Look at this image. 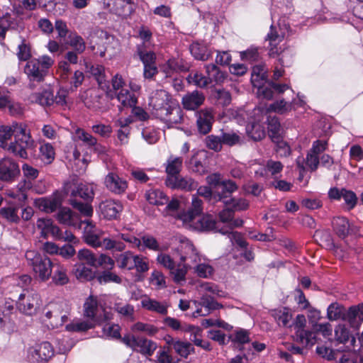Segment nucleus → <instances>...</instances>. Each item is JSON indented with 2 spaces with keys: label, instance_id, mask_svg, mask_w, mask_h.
<instances>
[{
  "label": "nucleus",
  "instance_id": "f257e3e1",
  "mask_svg": "<svg viewBox=\"0 0 363 363\" xmlns=\"http://www.w3.org/2000/svg\"><path fill=\"white\" fill-rule=\"evenodd\" d=\"M149 106L156 118L168 124L181 123L183 120L182 108L171 94L164 89L155 90L152 93Z\"/></svg>",
  "mask_w": 363,
  "mask_h": 363
},
{
  "label": "nucleus",
  "instance_id": "f03ea898",
  "mask_svg": "<svg viewBox=\"0 0 363 363\" xmlns=\"http://www.w3.org/2000/svg\"><path fill=\"white\" fill-rule=\"evenodd\" d=\"M25 257L28 267L36 279L45 282L50 279L54 261L36 250L26 251Z\"/></svg>",
  "mask_w": 363,
  "mask_h": 363
},
{
  "label": "nucleus",
  "instance_id": "7ed1b4c3",
  "mask_svg": "<svg viewBox=\"0 0 363 363\" xmlns=\"http://www.w3.org/2000/svg\"><path fill=\"white\" fill-rule=\"evenodd\" d=\"M70 204L82 215L89 217L93 214L90 203L94 197V186L88 184H79L71 191Z\"/></svg>",
  "mask_w": 363,
  "mask_h": 363
},
{
  "label": "nucleus",
  "instance_id": "20e7f679",
  "mask_svg": "<svg viewBox=\"0 0 363 363\" xmlns=\"http://www.w3.org/2000/svg\"><path fill=\"white\" fill-rule=\"evenodd\" d=\"M55 60L48 55H42L28 60L24 67V73L30 82H41L53 66Z\"/></svg>",
  "mask_w": 363,
  "mask_h": 363
},
{
  "label": "nucleus",
  "instance_id": "39448f33",
  "mask_svg": "<svg viewBox=\"0 0 363 363\" xmlns=\"http://www.w3.org/2000/svg\"><path fill=\"white\" fill-rule=\"evenodd\" d=\"M14 136V144L17 150V157L23 159L28 157L26 150L32 148L34 140L32 139L30 130L26 124L14 122L11 124Z\"/></svg>",
  "mask_w": 363,
  "mask_h": 363
},
{
  "label": "nucleus",
  "instance_id": "423d86ee",
  "mask_svg": "<svg viewBox=\"0 0 363 363\" xmlns=\"http://www.w3.org/2000/svg\"><path fill=\"white\" fill-rule=\"evenodd\" d=\"M84 315L96 323L112 320L113 313L99 303L96 297L90 296L84 303Z\"/></svg>",
  "mask_w": 363,
  "mask_h": 363
},
{
  "label": "nucleus",
  "instance_id": "0eeeda50",
  "mask_svg": "<svg viewBox=\"0 0 363 363\" xmlns=\"http://www.w3.org/2000/svg\"><path fill=\"white\" fill-rule=\"evenodd\" d=\"M206 69L208 77L199 72H191L187 77L189 83L200 88H205L213 82L218 83L225 78L224 74L214 64L207 65Z\"/></svg>",
  "mask_w": 363,
  "mask_h": 363
},
{
  "label": "nucleus",
  "instance_id": "6e6552de",
  "mask_svg": "<svg viewBox=\"0 0 363 363\" xmlns=\"http://www.w3.org/2000/svg\"><path fill=\"white\" fill-rule=\"evenodd\" d=\"M177 252L179 255L180 262L190 268H192L198 262L203 259V256L193 242L186 238L180 240Z\"/></svg>",
  "mask_w": 363,
  "mask_h": 363
},
{
  "label": "nucleus",
  "instance_id": "1a4fd4ad",
  "mask_svg": "<svg viewBox=\"0 0 363 363\" xmlns=\"http://www.w3.org/2000/svg\"><path fill=\"white\" fill-rule=\"evenodd\" d=\"M42 304L40 296L33 291L26 290L20 294L16 302L17 309L27 315L36 313Z\"/></svg>",
  "mask_w": 363,
  "mask_h": 363
},
{
  "label": "nucleus",
  "instance_id": "9d476101",
  "mask_svg": "<svg viewBox=\"0 0 363 363\" xmlns=\"http://www.w3.org/2000/svg\"><path fill=\"white\" fill-rule=\"evenodd\" d=\"M121 342L133 350L147 357L152 356L157 349V344L155 342L133 334L125 335Z\"/></svg>",
  "mask_w": 363,
  "mask_h": 363
},
{
  "label": "nucleus",
  "instance_id": "9b49d317",
  "mask_svg": "<svg viewBox=\"0 0 363 363\" xmlns=\"http://www.w3.org/2000/svg\"><path fill=\"white\" fill-rule=\"evenodd\" d=\"M137 54L143 64V77L146 79H153L158 74L156 65V54L147 50L144 43L137 46Z\"/></svg>",
  "mask_w": 363,
  "mask_h": 363
},
{
  "label": "nucleus",
  "instance_id": "f8f14e48",
  "mask_svg": "<svg viewBox=\"0 0 363 363\" xmlns=\"http://www.w3.org/2000/svg\"><path fill=\"white\" fill-rule=\"evenodd\" d=\"M201 290L205 294L202 296L201 301L203 305L210 310L218 309L222 306L213 299V296H223L224 292L218 289V286L211 282H205L201 286Z\"/></svg>",
  "mask_w": 363,
  "mask_h": 363
},
{
  "label": "nucleus",
  "instance_id": "ddd939ff",
  "mask_svg": "<svg viewBox=\"0 0 363 363\" xmlns=\"http://www.w3.org/2000/svg\"><path fill=\"white\" fill-rule=\"evenodd\" d=\"M28 352L33 362H47L53 357L54 348L49 342L45 341L30 347Z\"/></svg>",
  "mask_w": 363,
  "mask_h": 363
},
{
  "label": "nucleus",
  "instance_id": "4468645a",
  "mask_svg": "<svg viewBox=\"0 0 363 363\" xmlns=\"http://www.w3.org/2000/svg\"><path fill=\"white\" fill-rule=\"evenodd\" d=\"M104 184L110 192L116 195L125 194L128 187L127 180L113 172L105 177Z\"/></svg>",
  "mask_w": 363,
  "mask_h": 363
},
{
  "label": "nucleus",
  "instance_id": "2eb2a0df",
  "mask_svg": "<svg viewBox=\"0 0 363 363\" xmlns=\"http://www.w3.org/2000/svg\"><path fill=\"white\" fill-rule=\"evenodd\" d=\"M82 228L86 243L93 247H99L104 232L96 229L95 225L89 219L84 220Z\"/></svg>",
  "mask_w": 363,
  "mask_h": 363
},
{
  "label": "nucleus",
  "instance_id": "dca6fc26",
  "mask_svg": "<svg viewBox=\"0 0 363 363\" xmlns=\"http://www.w3.org/2000/svg\"><path fill=\"white\" fill-rule=\"evenodd\" d=\"M196 125L198 132L206 135L211 132L214 123L213 111L208 108L201 109L196 113Z\"/></svg>",
  "mask_w": 363,
  "mask_h": 363
},
{
  "label": "nucleus",
  "instance_id": "f3484780",
  "mask_svg": "<svg viewBox=\"0 0 363 363\" xmlns=\"http://www.w3.org/2000/svg\"><path fill=\"white\" fill-rule=\"evenodd\" d=\"M228 207L224 208L219 213V219L220 223H225L226 225L223 227L220 226V229L218 232L225 235V233H229L230 230H232L235 228L240 227L243 224V220L240 218H234V211L233 209L227 206Z\"/></svg>",
  "mask_w": 363,
  "mask_h": 363
},
{
  "label": "nucleus",
  "instance_id": "a211bd4d",
  "mask_svg": "<svg viewBox=\"0 0 363 363\" xmlns=\"http://www.w3.org/2000/svg\"><path fill=\"white\" fill-rule=\"evenodd\" d=\"M20 174L18 164L12 159L5 157L0 160V179L11 182Z\"/></svg>",
  "mask_w": 363,
  "mask_h": 363
},
{
  "label": "nucleus",
  "instance_id": "6ab92c4d",
  "mask_svg": "<svg viewBox=\"0 0 363 363\" xmlns=\"http://www.w3.org/2000/svg\"><path fill=\"white\" fill-rule=\"evenodd\" d=\"M328 196L330 199L333 200L339 201L343 199L348 210L353 209L357 203L356 194L351 190H347L344 188H331L328 191Z\"/></svg>",
  "mask_w": 363,
  "mask_h": 363
},
{
  "label": "nucleus",
  "instance_id": "aec40b11",
  "mask_svg": "<svg viewBox=\"0 0 363 363\" xmlns=\"http://www.w3.org/2000/svg\"><path fill=\"white\" fill-rule=\"evenodd\" d=\"M254 111L255 115L257 116V118L255 119L250 127H247V133L254 140L257 141L263 139L266 135L264 125L260 124L266 115L264 113L263 108L259 107L255 108Z\"/></svg>",
  "mask_w": 363,
  "mask_h": 363
},
{
  "label": "nucleus",
  "instance_id": "412c9836",
  "mask_svg": "<svg viewBox=\"0 0 363 363\" xmlns=\"http://www.w3.org/2000/svg\"><path fill=\"white\" fill-rule=\"evenodd\" d=\"M123 206L118 200L107 199L99 204V211L108 220L116 219L122 212Z\"/></svg>",
  "mask_w": 363,
  "mask_h": 363
},
{
  "label": "nucleus",
  "instance_id": "4be33fe9",
  "mask_svg": "<svg viewBox=\"0 0 363 363\" xmlns=\"http://www.w3.org/2000/svg\"><path fill=\"white\" fill-rule=\"evenodd\" d=\"M12 136L13 133L11 125H0V147L17 156L16 144L11 141Z\"/></svg>",
  "mask_w": 363,
  "mask_h": 363
},
{
  "label": "nucleus",
  "instance_id": "5701e85b",
  "mask_svg": "<svg viewBox=\"0 0 363 363\" xmlns=\"http://www.w3.org/2000/svg\"><path fill=\"white\" fill-rule=\"evenodd\" d=\"M108 7L117 15L126 17L135 9L133 0H108Z\"/></svg>",
  "mask_w": 363,
  "mask_h": 363
},
{
  "label": "nucleus",
  "instance_id": "b1692460",
  "mask_svg": "<svg viewBox=\"0 0 363 363\" xmlns=\"http://www.w3.org/2000/svg\"><path fill=\"white\" fill-rule=\"evenodd\" d=\"M165 184L167 186L172 189H181L185 191H192L198 186L197 183L192 179L182 177L179 175L177 176V177L166 179Z\"/></svg>",
  "mask_w": 363,
  "mask_h": 363
},
{
  "label": "nucleus",
  "instance_id": "393cba45",
  "mask_svg": "<svg viewBox=\"0 0 363 363\" xmlns=\"http://www.w3.org/2000/svg\"><path fill=\"white\" fill-rule=\"evenodd\" d=\"M58 221L66 225L76 228H82L84 221L81 220L79 215L72 212L69 208H63L57 213Z\"/></svg>",
  "mask_w": 363,
  "mask_h": 363
},
{
  "label": "nucleus",
  "instance_id": "a878e982",
  "mask_svg": "<svg viewBox=\"0 0 363 363\" xmlns=\"http://www.w3.org/2000/svg\"><path fill=\"white\" fill-rule=\"evenodd\" d=\"M342 318L347 321L351 327L357 329L363 322V303L350 307L343 314Z\"/></svg>",
  "mask_w": 363,
  "mask_h": 363
},
{
  "label": "nucleus",
  "instance_id": "bb28decb",
  "mask_svg": "<svg viewBox=\"0 0 363 363\" xmlns=\"http://www.w3.org/2000/svg\"><path fill=\"white\" fill-rule=\"evenodd\" d=\"M50 278L55 285L64 286L67 284L69 281L67 266L60 262L54 261Z\"/></svg>",
  "mask_w": 363,
  "mask_h": 363
},
{
  "label": "nucleus",
  "instance_id": "cd10ccee",
  "mask_svg": "<svg viewBox=\"0 0 363 363\" xmlns=\"http://www.w3.org/2000/svg\"><path fill=\"white\" fill-rule=\"evenodd\" d=\"M219 189H221V191L215 192V199L222 201L224 204H228L230 195L237 190L238 186L234 182L226 180L221 182Z\"/></svg>",
  "mask_w": 363,
  "mask_h": 363
},
{
  "label": "nucleus",
  "instance_id": "c85d7f7f",
  "mask_svg": "<svg viewBox=\"0 0 363 363\" xmlns=\"http://www.w3.org/2000/svg\"><path fill=\"white\" fill-rule=\"evenodd\" d=\"M204 99L205 96L202 93L194 91L183 96L182 105L186 110H195L203 103Z\"/></svg>",
  "mask_w": 363,
  "mask_h": 363
},
{
  "label": "nucleus",
  "instance_id": "c756f323",
  "mask_svg": "<svg viewBox=\"0 0 363 363\" xmlns=\"http://www.w3.org/2000/svg\"><path fill=\"white\" fill-rule=\"evenodd\" d=\"M220 223L216 222L211 216L206 215L197 216V219L194 225V229L196 230H213L218 232L220 229Z\"/></svg>",
  "mask_w": 363,
  "mask_h": 363
},
{
  "label": "nucleus",
  "instance_id": "7c9ffc66",
  "mask_svg": "<svg viewBox=\"0 0 363 363\" xmlns=\"http://www.w3.org/2000/svg\"><path fill=\"white\" fill-rule=\"evenodd\" d=\"M141 306L143 308L161 315L167 313L168 306L165 302H160L155 299L145 296L141 300Z\"/></svg>",
  "mask_w": 363,
  "mask_h": 363
},
{
  "label": "nucleus",
  "instance_id": "2f4dec72",
  "mask_svg": "<svg viewBox=\"0 0 363 363\" xmlns=\"http://www.w3.org/2000/svg\"><path fill=\"white\" fill-rule=\"evenodd\" d=\"M271 315L280 327H290L292 314L288 308H281L272 310Z\"/></svg>",
  "mask_w": 363,
  "mask_h": 363
},
{
  "label": "nucleus",
  "instance_id": "473e14b6",
  "mask_svg": "<svg viewBox=\"0 0 363 363\" xmlns=\"http://www.w3.org/2000/svg\"><path fill=\"white\" fill-rule=\"evenodd\" d=\"M146 201L151 205L163 206L167 203L168 196L160 189H151L145 194Z\"/></svg>",
  "mask_w": 363,
  "mask_h": 363
},
{
  "label": "nucleus",
  "instance_id": "72a5a7b5",
  "mask_svg": "<svg viewBox=\"0 0 363 363\" xmlns=\"http://www.w3.org/2000/svg\"><path fill=\"white\" fill-rule=\"evenodd\" d=\"M332 225L335 233L342 238H346L349 234L350 223L347 218L343 216L334 217Z\"/></svg>",
  "mask_w": 363,
  "mask_h": 363
},
{
  "label": "nucleus",
  "instance_id": "f704fd0d",
  "mask_svg": "<svg viewBox=\"0 0 363 363\" xmlns=\"http://www.w3.org/2000/svg\"><path fill=\"white\" fill-rule=\"evenodd\" d=\"M194 273L199 277L208 279L214 273L213 267L209 264L208 260L203 256V259L199 261L192 267Z\"/></svg>",
  "mask_w": 363,
  "mask_h": 363
},
{
  "label": "nucleus",
  "instance_id": "c9c22d12",
  "mask_svg": "<svg viewBox=\"0 0 363 363\" xmlns=\"http://www.w3.org/2000/svg\"><path fill=\"white\" fill-rule=\"evenodd\" d=\"M190 331V340L194 342V344L198 347H201L202 349L210 351L211 350V347L210 343L208 341H205L202 340V329L199 327L191 326L189 328Z\"/></svg>",
  "mask_w": 363,
  "mask_h": 363
},
{
  "label": "nucleus",
  "instance_id": "e433bc0d",
  "mask_svg": "<svg viewBox=\"0 0 363 363\" xmlns=\"http://www.w3.org/2000/svg\"><path fill=\"white\" fill-rule=\"evenodd\" d=\"M267 118L269 135L272 138V140H279L281 138L283 129L278 118L276 116L272 117L269 116Z\"/></svg>",
  "mask_w": 363,
  "mask_h": 363
},
{
  "label": "nucleus",
  "instance_id": "4c0bfd02",
  "mask_svg": "<svg viewBox=\"0 0 363 363\" xmlns=\"http://www.w3.org/2000/svg\"><path fill=\"white\" fill-rule=\"evenodd\" d=\"M183 159L182 157H169L167 161V179L177 177L182 168Z\"/></svg>",
  "mask_w": 363,
  "mask_h": 363
},
{
  "label": "nucleus",
  "instance_id": "58836bf2",
  "mask_svg": "<svg viewBox=\"0 0 363 363\" xmlns=\"http://www.w3.org/2000/svg\"><path fill=\"white\" fill-rule=\"evenodd\" d=\"M31 101L43 106H49L54 104V94L50 89L32 94Z\"/></svg>",
  "mask_w": 363,
  "mask_h": 363
},
{
  "label": "nucleus",
  "instance_id": "ea45409f",
  "mask_svg": "<svg viewBox=\"0 0 363 363\" xmlns=\"http://www.w3.org/2000/svg\"><path fill=\"white\" fill-rule=\"evenodd\" d=\"M295 340L303 346L313 345L315 343V335L312 331L299 330L296 331Z\"/></svg>",
  "mask_w": 363,
  "mask_h": 363
},
{
  "label": "nucleus",
  "instance_id": "a19ab883",
  "mask_svg": "<svg viewBox=\"0 0 363 363\" xmlns=\"http://www.w3.org/2000/svg\"><path fill=\"white\" fill-rule=\"evenodd\" d=\"M117 99L123 107H133L136 106L138 99L134 94L127 89H121L117 94Z\"/></svg>",
  "mask_w": 363,
  "mask_h": 363
},
{
  "label": "nucleus",
  "instance_id": "79ce46f5",
  "mask_svg": "<svg viewBox=\"0 0 363 363\" xmlns=\"http://www.w3.org/2000/svg\"><path fill=\"white\" fill-rule=\"evenodd\" d=\"M114 308L126 320L132 322L135 320V308L133 305L118 303L115 304Z\"/></svg>",
  "mask_w": 363,
  "mask_h": 363
},
{
  "label": "nucleus",
  "instance_id": "37998d69",
  "mask_svg": "<svg viewBox=\"0 0 363 363\" xmlns=\"http://www.w3.org/2000/svg\"><path fill=\"white\" fill-rule=\"evenodd\" d=\"M135 257V255L130 251H126L121 253L116 259L118 267L121 269L133 270Z\"/></svg>",
  "mask_w": 363,
  "mask_h": 363
},
{
  "label": "nucleus",
  "instance_id": "c03bdc74",
  "mask_svg": "<svg viewBox=\"0 0 363 363\" xmlns=\"http://www.w3.org/2000/svg\"><path fill=\"white\" fill-rule=\"evenodd\" d=\"M118 239L117 236L115 238H102L100 247L106 250H115L118 252H123L125 249V245Z\"/></svg>",
  "mask_w": 363,
  "mask_h": 363
},
{
  "label": "nucleus",
  "instance_id": "a18cd8bd",
  "mask_svg": "<svg viewBox=\"0 0 363 363\" xmlns=\"http://www.w3.org/2000/svg\"><path fill=\"white\" fill-rule=\"evenodd\" d=\"M191 55L197 60L206 61L208 60L211 54L208 48L198 43H194L190 46Z\"/></svg>",
  "mask_w": 363,
  "mask_h": 363
},
{
  "label": "nucleus",
  "instance_id": "49530a36",
  "mask_svg": "<svg viewBox=\"0 0 363 363\" xmlns=\"http://www.w3.org/2000/svg\"><path fill=\"white\" fill-rule=\"evenodd\" d=\"M74 274L77 279L81 281H87L94 278V272L84 264L75 266Z\"/></svg>",
  "mask_w": 363,
  "mask_h": 363
},
{
  "label": "nucleus",
  "instance_id": "de8ad7c7",
  "mask_svg": "<svg viewBox=\"0 0 363 363\" xmlns=\"http://www.w3.org/2000/svg\"><path fill=\"white\" fill-rule=\"evenodd\" d=\"M172 345L175 352L181 357H187L191 352L194 351L191 343L183 341H172Z\"/></svg>",
  "mask_w": 363,
  "mask_h": 363
},
{
  "label": "nucleus",
  "instance_id": "09e8293b",
  "mask_svg": "<svg viewBox=\"0 0 363 363\" xmlns=\"http://www.w3.org/2000/svg\"><path fill=\"white\" fill-rule=\"evenodd\" d=\"M38 208L46 213L55 211L58 206V201L55 199L41 198L36 201Z\"/></svg>",
  "mask_w": 363,
  "mask_h": 363
},
{
  "label": "nucleus",
  "instance_id": "8fccbe9b",
  "mask_svg": "<svg viewBox=\"0 0 363 363\" xmlns=\"http://www.w3.org/2000/svg\"><path fill=\"white\" fill-rule=\"evenodd\" d=\"M40 152L42 160L46 164H50L55 159V149L50 143L42 144L40 147Z\"/></svg>",
  "mask_w": 363,
  "mask_h": 363
},
{
  "label": "nucleus",
  "instance_id": "3c124183",
  "mask_svg": "<svg viewBox=\"0 0 363 363\" xmlns=\"http://www.w3.org/2000/svg\"><path fill=\"white\" fill-rule=\"evenodd\" d=\"M95 324L89 320L72 322L66 325V330L70 332H84L94 327Z\"/></svg>",
  "mask_w": 363,
  "mask_h": 363
},
{
  "label": "nucleus",
  "instance_id": "603ef678",
  "mask_svg": "<svg viewBox=\"0 0 363 363\" xmlns=\"http://www.w3.org/2000/svg\"><path fill=\"white\" fill-rule=\"evenodd\" d=\"M75 137L89 147H93L97 144V139L82 128H77L75 130Z\"/></svg>",
  "mask_w": 363,
  "mask_h": 363
},
{
  "label": "nucleus",
  "instance_id": "864d4df0",
  "mask_svg": "<svg viewBox=\"0 0 363 363\" xmlns=\"http://www.w3.org/2000/svg\"><path fill=\"white\" fill-rule=\"evenodd\" d=\"M130 330L133 333L141 332L148 335H154L158 332L157 328L155 325L142 322H138L133 325Z\"/></svg>",
  "mask_w": 363,
  "mask_h": 363
},
{
  "label": "nucleus",
  "instance_id": "5fc2aeb1",
  "mask_svg": "<svg viewBox=\"0 0 363 363\" xmlns=\"http://www.w3.org/2000/svg\"><path fill=\"white\" fill-rule=\"evenodd\" d=\"M291 107L290 104L286 102L284 100H280L270 104L265 110L264 109V113L267 115L270 111L284 113L291 110Z\"/></svg>",
  "mask_w": 363,
  "mask_h": 363
},
{
  "label": "nucleus",
  "instance_id": "6e6d98bb",
  "mask_svg": "<svg viewBox=\"0 0 363 363\" xmlns=\"http://www.w3.org/2000/svg\"><path fill=\"white\" fill-rule=\"evenodd\" d=\"M189 269H191V268L185 266V264L183 263L179 264L177 268H175L174 265V269L170 270L174 282L180 283L181 281H185L186 275Z\"/></svg>",
  "mask_w": 363,
  "mask_h": 363
},
{
  "label": "nucleus",
  "instance_id": "4d7b16f0",
  "mask_svg": "<svg viewBox=\"0 0 363 363\" xmlns=\"http://www.w3.org/2000/svg\"><path fill=\"white\" fill-rule=\"evenodd\" d=\"M175 219L182 221L184 225L194 229V225L197 219V216L191 210H189L179 212Z\"/></svg>",
  "mask_w": 363,
  "mask_h": 363
},
{
  "label": "nucleus",
  "instance_id": "13d9d810",
  "mask_svg": "<svg viewBox=\"0 0 363 363\" xmlns=\"http://www.w3.org/2000/svg\"><path fill=\"white\" fill-rule=\"evenodd\" d=\"M160 69L165 74L166 77H171L175 72L180 69V65L177 60L172 58L162 65Z\"/></svg>",
  "mask_w": 363,
  "mask_h": 363
},
{
  "label": "nucleus",
  "instance_id": "bf43d9fd",
  "mask_svg": "<svg viewBox=\"0 0 363 363\" xmlns=\"http://www.w3.org/2000/svg\"><path fill=\"white\" fill-rule=\"evenodd\" d=\"M68 44L77 53H82L86 49V44L84 39L77 34H72L69 36Z\"/></svg>",
  "mask_w": 363,
  "mask_h": 363
},
{
  "label": "nucleus",
  "instance_id": "052dcab7",
  "mask_svg": "<svg viewBox=\"0 0 363 363\" xmlns=\"http://www.w3.org/2000/svg\"><path fill=\"white\" fill-rule=\"evenodd\" d=\"M103 334L113 339L121 340L123 338L121 336V327L118 324L106 323L103 327Z\"/></svg>",
  "mask_w": 363,
  "mask_h": 363
},
{
  "label": "nucleus",
  "instance_id": "680f3d73",
  "mask_svg": "<svg viewBox=\"0 0 363 363\" xmlns=\"http://www.w3.org/2000/svg\"><path fill=\"white\" fill-rule=\"evenodd\" d=\"M84 79V75L82 72L77 70L74 72L72 77H69V81L66 84L67 88L70 91H75L83 82Z\"/></svg>",
  "mask_w": 363,
  "mask_h": 363
},
{
  "label": "nucleus",
  "instance_id": "e2e57ef3",
  "mask_svg": "<svg viewBox=\"0 0 363 363\" xmlns=\"http://www.w3.org/2000/svg\"><path fill=\"white\" fill-rule=\"evenodd\" d=\"M284 168V165L279 161L269 160L264 165V171L269 173L273 177H277Z\"/></svg>",
  "mask_w": 363,
  "mask_h": 363
},
{
  "label": "nucleus",
  "instance_id": "0e129e2a",
  "mask_svg": "<svg viewBox=\"0 0 363 363\" xmlns=\"http://www.w3.org/2000/svg\"><path fill=\"white\" fill-rule=\"evenodd\" d=\"M57 74L59 75L61 83L66 84L69 81V77L71 74L70 66L66 61H62L58 63Z\"/></svg>",
  "mask_w": 363,
  "mask_h": 363
},
{
  "label": "nucleus",
  "instance_id": "69168bd1",
  "mask_svg": "<svg viewBox=\"0 0 363 363\" xmlns=\"http://www.w3.org/2000/svg\"><path fill=\"white\" fill-rule=\"evenodd\" d=\"M220 137L223 145L228 146H233L240 142V135L233 131L222 132Z\"/></svg>",
  "mask_w": 363,
  "mask_h": 363
},
{
  "label": "nucleus",
  "instance_id": "338daca9",
  "mask_svg": "<svg viewBox=\"0 0 363 363\" xmlns=\"http://www.w3.org/2000/svg\"><path fill=\"white\" fill-rule=\"evenodd\" d=\"M133 261V269H135L138 272L145 273L149 270V261L146 257L138 255H135Z\"/></svg>",
  "mask_w": 363,
  "mask_h": 363
},
{
  "label": "nucleus",
  "instance_id": "774afa93",
  "mask_svg": "<svg viewBox=\"0 0 363 363\" xmlns=\"http://www.w3.org/2000/svg\"><path fill=\"white\" fill-rule=\"evenodd\" d=\"M166 208L164 209L162 214L164 216H171L176 218L179 214V208L180 207V202L174 199L170 201H168Z\"/></svg>",
  "mask_w": 363,
  "mask_h": 363
}]
</instances>
